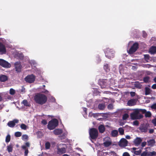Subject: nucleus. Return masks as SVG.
I'll return each instance as SVG.
<instances>
[{"label": "nucleus", "mask_w": 156, "mask_h": 156, "mask_svg": "<svg viewBox=\"0 0 156 156\" xmlns=\"http://www.w3.org/2000/svg\"><path fill=\"white\" fill-rule=\"evenodd\" d=\"M142 141V139L140 137H137L134 140V143L136 146L139 145Z\"/></svg>", "instance_id": "2eb2a0df"}, {"label": "nucleus", "mask_w": 156, "mask_h": 156, "mask_svg": "<svg viewBox=\"0 0 156 156\" xmlns=\"http://www.w3.org/2000/svg\"><path fill=\"white\" fill-rule=\"evenodd\" d=\"M26 146V147H30V144L29 142H26L25 143V145Z\"/></svg>", "instance_id": "052dcab7"}, {"label": "nucleus", "mask_w": 156, "mask_h": 156, "mask_svg": "<svg viewBox=\"0 0 156 156\" xmlns=\"http://www.w3.org/2000/svg\"><path fill=\"white\" fill-rule=\"evenodd\" d=\"M105 103H100L98 106V108L101 110H103L105 109Z\"/></svg>", "instance_id": "5701e85b"}, {"label": "nucleus", "mask_w": 156, "mask_h": 156, "mask_svg": "<svg viewBox=\"0 0 156 156\" xmlns=\"http://www.w3.org/2000/svg\"><path fill=\"white\" fill-rule=\"evenodd\" d=\"M11 136L10 135H8L5 138V142L7 143L9 142L10 140Z\"/></svg>", "instance_id": "e433bc0d"}, {"label": "nucleus", "mask_w": 156, "mask_h": 156, "mask_svg": "<svg viewBox=\"0 0 156 156\" xmlns=\"http://www.w3.org/2000/svg\"><path fill=\"white\" fill-rule=\"evenodd\" d=\"M83 111L85 112V114H87V108H86L83 107Z\"/></svg>", "instance_id": "13d9d810"}, {"label": "nucleus", "mask_w": 156, "mask_h": 156, "mask_svg": "<svg viewBox=\"0 0 156 156\" xmlns=\"http://www.w3.org/2000/svg\"><path fill=\"white\" fill-rule=\"evenodd\" d=\"M129 115L128 114L125 113L122 116V119L123 120H126L129 117Z\"/></svg>", "instance_id": "c9c22d12"}, {"label": "nucleus", "mask_w": 156, "mask_h": 156, "mask_svg": "<svg viewBox=\"0 0 156 156\" xmlns=\"http://www.w3.org/2000/svg\"><path fill=\"white\" fill-rule=\"evenodd\" d=\"M28 136L26 134H24L22 136V139L23 140H27L28 139Z\"/></svg>", "instance_id": "37998d69"}, {"label": "nucleus", "mask_w": 156, "mask_h": 156, "mask_svg": "<svg viewBox=\"0 0 156 156\" xmlns=\"http://www.w3.org/2000/svg\"><path fill=\"white\" fill-rule=\"evenodd\" d=\"M147 34L145 31H143V35L142 36L144 37H146L147 36Z\"/></svg>", "instance_id": "603ef678"}, {"label": "nucleus", "mask_w": 156, "mask_h": 156, "mask_svg": "<svg viewBox=\"0 0 156 156\" xmlns=\"http://www.w3.org/2000/svg\"><path fill=\"white\" fill-rule=\"evenodd\" d=\"M98 129L100 133H103L105 130V128L103 125H101L98 127Z\"/></svg>", "instance_id": "aec40b11"}, {"label": "nucleus", "mask_w": 156, "mask_h": 156, "mask_svg": "<svg viewBox=\"0 0 156 156\" xmlns=\"http://www.w3.org/2000/svg\"><path fill=\"white\" fill-rule=\"evenodd\" d=\"M139 44L137 43H135L133 44L128 51V53L130 54H133L136 51L138 48Z\"/></svg>", "instance_id": "0eeeda50"}, {"label": "nucleus", "mask_w": 156, "mask_h": 156, "mask_svg": "<svg viewBox=\"0 0 156 156\" xmlns=\"http://www.w3.org/2000/svg\"><path fill=\"white\" fill-rule=\"evenodd\" d=\"M150 53L152 54H154L156 53V47L152 46L149 50Z\"/></svg>", "instance_id": "412c9836"}, {"label": "nucleus", "mask_w": 156, "mask_h": 156, "mask_svg": "<svg viewBox=\"0 0 156 156\" xmlns=\"http://www.w3.org/2000/svg\"><path fill=\"white\" fill-rule=\"evenodd\" d=\"M108 108L109 109H112L113 108V105L112 104H110L108 105Z\"/></svg>", "instance_id": "de8ad7c7"}, {"label": "nucleus", "mask_w": 156, "mask_h": 156, "mask_svg": "<svg viewBox=\"0 0 156 156\" xmlns=\"http://www.w3.org/2000/svg\"><path fill=\"white\" fill-rule=\"evenodd\" d=\"M139 111L138 110L135 109L134 112L130 115V116L132 119L134 120L135 119H140L143 118V116L142 115H139Z\"/></svg>", "instance_id": "39448f33"}, {"label": "nucleus", "mask_w": 156, "mask_h": 156, "mask_svg": "<svg viewBox=\"0 0 156 156\" xmlns=\"http://www.w3.org/2000/svg\"><path fill=\"white\" fill-rule=\"evenodd\" d=\"M57 154H62L66 152V149L65 147L57 148Z\"/></svg>", "instance_id": "4468645a"}, {"label": "nucleus", "mask_w": 156, "mask_h": 156, "mask_svg": "<svg viewBox=\"0 0 156 156\" xmlns=\"http://www.w3.org/2000/svg\"><path fill=\"white\" fill-rule=\"evenodd\" d=\"M151 88L153 89H156V84H153Z\"/></svg>", "instance_id": "bf43d9fd"}, {"label": "nucleus", "mask_w": 156, "mask_h": 156, "mask_svg": "<svg viewBox=\"0 0 156 156\" xmlns=\"http://www.w3.org/2000/svg\"><path fill=\"white\" fill-rule=\"evenodd\" d=\"M148 152L147 151L143 152L140 154V156H147Z\"/></svg>", "instance_id": "c03bdc74"}, {"label": "nucleus", "mask_w": 156, "mask_h": 156, "mask_svg": "<svg viewBox=\"0 0 156 156\" xmlns=\"http://www.w3.org/2000/svg\"><path fill=\"white\" fill-rule=\"evenodd\" d=\"M53 133L55 135H59L62 133V130L61 129H55L54 130Z\"/></svg>", "instance_id": "6ab92c4d"}, {"label": "nucleus", "mask_w": 156, "mask_h": 156, "mask_svg": "<svg viewBox=\"0 0 156 156\" xmlns=\"http://www.w3.org/2000/svg\"><path fill=\"white\" fill-rule=\"evenodd\" d=\"M126 139H130L131 138V137L130 136H129V135H126Z\"/></svg>", "instance_id": "e2e57ef3"}, {"label": "nucleus", "mask_w": 156, "mask_h": 156, "mask_svg": "<svg viewBox=\"0 0 156 156\" xmlns=\"http://www.w3.org/2000/svg\"><path fill=\"white\" fill-rule=\"evenodd\" d=\"M58 120L56 119H53L49 122L48 128L50 130L53 129L58 126Z\"/></svg>", "instance_id": "f03ea898"}, {"label": "nucleus", "mask_w": 156, "mask_h": 156, "mask_svg": "<svg viewBox=\"0 0 156 156\" xmlns=\"http://www.w3.org/2000/svg\"><path fill=\"white\" fill-rule=\"evenodd\" d=\"M98 83L101 88H104L106 87L107 85V80L100 79L99 80Z\"/></svg>", "instance_id": "9d476101"}, {"label": "nucleus", "mask_w": 156, "mask_h": 156, "mask_svg": "<svg viewBox=\"0 0 156 156\" xmlns=\"http://www.w3.org/2000/svg\"><path fill=\"white\" fill-rule=\"evenodd\" d=\"M138 149V148H136V147H133V148L132 149V150H133V151H136V149ZM132 151V152H133V151Z\"/></svg>", "instance_id": "0e129e2a"}, {"label": "nucleus", "mask_w": 156, "mask_h": 156, "mask_svg": "<svg viewBox=\"0 0 156 156\" xmlns=\"http://www.w3.org/2000/svg\"><path fill=\"white\" fill-rule=\"evenodd\" d=\"M152 122L154 126H156V118L152 120Z\"/></svg>", "instance_id": "864d4df0"}, {"label": "nucleus", "mask_w": 156, "mask_h": 156, "mask_svg": "<svg viewBox=\"0 0 156 156\" xmlns=\"http://www.w3.org/2000/svg\"><path fill=\"white\" fill-rule=\"evenodd\" d=\"M122 156H130V155L128 152H125L123 153Z\"/></svg>", "instance_id": "3c124183"}, {"label": "nucleus", "mask_w": 156, "mask_h": 156, "mask_svg": "<svg viewBox=\"0 0 156 156\" xmlns=\"http://www.w3.org/2000/svg\"><path fill=\"white\" fill-rule=\"evenodd\" d=\"M146 144H147V143H146V142H145V141L143 142L142 143L141 146L142 147H144L146 146Z\"/></svg>", "instance_id": "4d7b16f0"}, {"label": "nucleus", "mask_w": 156, "mask_h": 156, "mask_svg": "<svg viewBox=\"0 0 156 156\" xmlns=\"http://www.w3.org/2000/svg\"><path fill=\"white\" fill-rule=\"evenodd\" d=\"M23 104L26 106L30 107V105L28 103V101L26 100H24L22 101Z\"/></svg>", "instance_id": "c85d7f7f"}, {"label": "nucleus", "mask_w": 156, "mask_h": 156, "mask_svg": "<svg viewBox=\"0 0 156 156\" xmlns=\"http://www.w3.org/2000/svg\"><path fill=\"white\" fill-rule=\"evenodd\" d=\"M15 68L16 71L18 72H20L21 71V66L17 62L15 64Z\"/></svg>", "instance_id": "a211bd4d"}, {"label": "nucleus", "mask_w": 156, "mask_h": 156, "mask_svg": "<svg viewBox=\"0 0 156 156\" xmlns=\"http://www.w3.org/2000/svg\"><path fill=\"white\" fill-rule=\"evenodd\" d=\"M89 133L90 138L92 140L96 139L98 136V130L95 128H92L90 129Z\"/></svg>", "instance_id": "7ed1b4c3"}, {"label": "nucleus", "mask_w": 156, "mask_h": 156, "mask_svg": "<svg viewBox=\"0 0 156 156\" xmlns=\"http://www.w3.org/2000/svg\"><path fill=\"white\" fill-rule=\"evenodd\" d=\"M151 108L152 109L156 110V103H154L151 106Z\"/></svg>", "instance_id": "a18cd8bd"}, {"label": "nucleus", "mask_w": 156, "mask_h": 156, "mask_svg": "<svg viewBox=\"0 0 156 156\" xmlns=\"http://www.w3.org/2000/svg\"><path fill=\"white\" fill-rule=\"evenodd\" d=\"M153 80L154 82L156 83V77L154 78Z\"/></svg>", "instance_id": "338daca9"}, {"label": "nucleus", "mask_w": 156, "mask_h": 156, "mask_svg": "<svg viewBox=\"0 0 156 156\" xmlns=\"http://www.w3.org/2000/svg\"><path fill=\"white\" fill-rule=\"evenodd\" d=\"M8 79V77L7 76L2 75L0 76V81L2 82H4Z\"/></svg>", "instance_id": "dca6fc26"}, {"label": "nucleus", "mask_w": 156, "mask_h": 156, "mask_svg": "<svg viewBox=\"0 0 156 156\" xmlns=\"http://www.w3.org/2000/svg\"><path fill=\"white\" fill-rule=\"evenodd\" d=\"M41 123L44 125H45L47 124V122L46 120L44 119L42 121Z\"/></svg>", "instance_id": "5fc2aeb1"}, {"label": "nucleus", "mask_w": 156, "mask_h": 156, "mask_svg": "<svg viewBox=\"0 0 156 156\" xmlns=\"http://www.w3.org/2000/svg\"><path fill=\"white\" fill-rule=\"evenodd\" d=\"M36 76L33 74L28 75L24 78L25 81L30 83H33L35 81Z\"/></svg>", "instance_id": "423d86ee"}, {"label": "nucleus", "mask_w": 156, "mask_h": 156, "mask_svg": "<svg viewBox=\"0 0 156 156\" xmlns=\"http://www.w3.org/2000/svg\"><path fill=\"white\" fill-rule=\"evenodd\" d=\"M150 89L148 87L145 88V95H148L150 94Z\"/></svg>", "instance_id": "cd10ccee"}, {"label": "nucleus", "mask_w": 156, "mask_h": 156, "mask_svg": "<svg viewBox=\"0 0 156 156\" xmlns=\"http://www.w3.org/2000/svg\"><path fill=\"white\" fill-rule=\"evenodd\" d=\"M118 130L120 135H123L124 134V130L122 128H119Z\"/></svg>", "instance_id": "72a5a7b5"}, {"label": "nucleus", "mask_w": 156, "mask_h": 156, "mask_svg": "<svg viewBox=\"0 0 156 156\" xmlns=\"http://www.w3.org/2000/svg\"><path fill=\"white\" fill-rule=\"evenodd\" d=\"M104 146L108 147L111 144V142L109 141H106L104 143Z\"/></svg>", "instance_id": "f704fd0d"}, {"label": "nucleus", "mask_w": 156, "mask_h": 156, "mask_svg": "<svg viewBox=\"0 0 156 156\" xmlns=\"http://www.w3.org/2000/svg\"><path fill=\"white\" fill-rule=\"evenodd\" d=\"M150 79V77L149 76H146L143 78V81L145 83H148Z\"/></svg>", "instance_id": "7c9ffc66"}, {"label": "nucleus", "mask_w": 156, "mask_h": 156, "mask_svg": "<svg viewBox=\"0 0 156 156\" xmlns=\"http://www.w3.org/2000/svg\"><path fill=\"white\" fill-rule=\"evenodd\" d=\"M105 53L106 57L108 58L111 59L114 57L115 52L112 49L109 48H106Z\"/></svg>", "instance_id": "20e7f679"}, {"label": "nucleus", "mask_w": 156, "mask_h": 156, "mask_svg": "<svg viewBox=\"0 0 156 156\" xmlns=\"http://www.w3.org/2000/svg\"><path fill=\"white\" fill-rule=\"evenodd\" d=\"M156 155V152L155 151L148 152L147 156H153Z\"/></svg>", "instance_id": "c756f323"}, {"label": "nucleus", "mask_w": 156, "mask_h": 156, "mask_svg": "<svg viewBox=\"0 0 156 156\" xmlns=\"http://www.w3.org/2000/svg\"><path fill=\"white\" fill-rule=\"evenodd\" d=\"M142 148H141L140 149H139L138 151H133V153H134L136 155H139L142 152Z\"/></svg>", "instance_id": "a878e982"}, {"label": "nucleus", "mask_w": 156, "mask_h": 156, "mask_svg": "<svg viewBox=\"0 0 156 156\" xmlns=\"http://www.w3.org/2000/svg\"><path fill=\"white\" fill-rule=\"evenodd\" d=\"M136 110H137L139 111V113L140 112H141L143 114H144L146 112V110L145 109H136Z\"/></svg>", "instance_id": "79ce46f5"}, {"label": "nucleus", "mask_w": 156, "mask_h": 156, "mask_svg": "<svg viewBox=\"0 0 156 156\" xmlns=\"http://www.w3.org/2000/svg\"><path fill=\"white\" fill-rule=\"evenodd\" d=\"M130 95L132 97H133L135 95V92H134L131 91L130 93Z\"/></svg>", "instance_id": "6e6d98bb"}, {"label": "nucleus", "mask_w": 156, "mask_h": 156, "mask_svg": "<svg viewBox=\"0 0 156 156\" xmlns=\"http://www.w3.org/2000/svg\"><path fill=\"white\" fill-rule=\"evenodd\" d=\"M6 50L5 46L1 43H0V53L1 54H5Z\"/></svg>", "instance_id": "ddd939ff"}, {"label": "nucleus", "mask_w": 156, "mask_h": 156, "mask_svg": "<svg viewBox=\"0 0 156 156\" xmlns=\"http://www.w3.org/2000/svg\"><path fill=\"white\" fill-rule=\"evenodd\" d=\"M135 86L137 87H140V84L139 82H135Z\"/></svg>", "instance_id": "8fccbe9b"}, {"label": "nucleus", "mask_w": 156, "mask_h": 156, "mask_svg": "<svg viewBox=\"0 0 156 156\" xmlns=\"http://www.w3.org/2000/svg\"><path fill=\"white\" fill-rule=\"evenodd\" d=\"M154 132V130L153 129H150L149 130V133H152Z\"/></svg>", "instance_id": "680f3d73"}, {"label": "nucleus", "mask_w": 156, "mask_h": 156, "mask_svg": "<svg viewBox=\"0 0 156 156\" xmlns=\"http://www.w3.org/2000/svg\"><path fill=\"white\" fill-rule=\"evenodd\" d=\"M149 55H144V59L145 60H148L149 58Z\"/></svg>", "instance_id": "09e8293b"}, {"label": "nucleus", "mask_w": 156, "mask_h": 156, "mask_svg": "<svg viewBox=\"0 0 156 156\" xmlns=\"http://www.w3.org/2000/svg\"><path fill=\"white\" fill-rule=\"evenodd\" d=\"M19 120L17 119H14L12 121H10L7 123L8 126L10 127H13L15 125L16 123L19 122Z\"/></svg>", "instance_id": "9b49d317"}, {"label": "nucleus", "mask_w": 156, "mask_h": 156, "mask_svg": "<svg viewBox=\"0 0 156 156\" xmlns=\"http://www.w3.org/2000/svg\"><path fill=\"white\" fill-rule=\"evenodd\" d=\"M111 134L112 136L116 137L118 136V131L116 130H113L112 131Z\"/></svg>", "instance_id": "b1692460"}, {"label": "nucleus", "mask_w": 156, "mask_h": 156, "mask_svg": "<svg viewBox=\"0 0 156 156\" xmlns=\"http://www.w3.org/2000/svg\"><path fill=\"white\" fill-rule=\"evenodd\" d=\"M139 123L137 120H136L133 122V124L134 126H138L139 125Z\"/></svg>", "instance_id": "49530a36"}, {"label": "nucleus", "mask_w": 156, "mask_h": 156, "mask_svg": "<svg viewBox=\"0 0 156 156\" xmlns=\"http://www.w3.org/2000/svg\"><path fill=\"white\" fill-rule=\"evenodd\" d=\"M51 146L50 143L48 142H46L45 144V148L47 150L50 148Z\"/></svg>", "instance_id": "473e14b6"}, {"label": "nucleus", "mask_w": 156, "mask_h": 156, "mask_svg": "<svg viewBox=\"0 0 156 156\" xmlns=\"http://www.w3.org/2000/svg\"><path fill=\"white\" fill-rule=\"evenodd\" d=\"M62 156H69L68 154H64Z\"/></svg>", "instance_id": "774afa93"}, {"label": "nucleus", "mask_w": 156, "mask_h": 156, "mask_svg": "<svg viewBox=\"0 0 156 156\" xmlns=\"http://www.w3.org/2000/svg\"><path fill=\"white\" fill-rule=\"evenodd\" d=\"M22 148L25 150L24 152V155L25 156H27L28 155V154L29 152L28 150V149L26 148V146H22Z\"/></svg>", "instance_id": "393cba45"}, {"label": "nucleus", "mask_w": 156, "mask_h": 156, "mask_svg": "<svg viewBox=\"0 0 156 156\" xmlns=\"http://www.w3.org/2000/svg\"><path fill=\"white\" fill-rule=\"evenodd\" d=\"M20 127L23 129L26 130L27 129V126L25 124L22 123L20 125Z\"/></svg>", "instance_id": "4c0bfd02"}, {"label": "nucleus", "mask_w": 156, "mask_h": 156, "mask_svg": "<svg viewBox=\"0 0 156 156\" xmlns=\"http://www.w3.org/2000/svg\"><path fill=\"white\" fill-rule=\"evenodd\" d=\"M22 135V133L20 132H16L15 133V136L16 137H19L20 136Z\"/></svg>", "instance_id": "58836bf2"}, {"label": "nucleus", "mask_w": 156, "mask_h": 156, "mask_svg": "<svg viewBox=\"0 0 156 156\" xmlns=\"http://www.w3.org/2000/svg\"><path fill=\"white\" fill-rule=\"evenodd\" d=\"M2 100V97L1 94H0V101H1Z\"/></svg>", "instance_id": "69168bd1"}, {"label": "nucleus", "mask_w": 156, "mask_h": 156, "mask_svg": "<svg viewBox=\"0 0 156 156\" xmlns=\"http://www.w3.org/2000/svg\"><path fill=\"white\" fill-rule=\"evenodd\" d=\"M0 65L3 67L6 68H10L11 66L9 63L2 59H0Z\"/></svg>", "instance_id": "6e6552de"}, {"label": "nucleus", "mask_w": 156, "mask_h": 156, "mask_svg": "<svg viewBox=\"0 0 156 156\" xmlns=\"http://www.w3.org/2000/svg\"><path fill=\"white\" fill-rule=\"evenodd\" d=\"M137 99H131L128 101L127 104L129 106H132L136 105Z\"/></svg>", "instance_id": "f8f14e48"}, {"label": "nucleus", "mask_w": 156, "mask_h": 156, "mask_svg": "<svg viewBox=\"0 0 156 156\" xmlns=\"http://www.w3.org/2000/svg\"><path fill=\"white\" fill-rule=\"evenodd\" d=\"M34 100L37 104L42 105L45 104L47 101V97L44 94L37 93L34 97Z\"/></svg>", "instance_id": "f257e3e1"}, {"label": "nucleus", "mask_w": 156, "mask_h": 156, "mask_svg": "<svg viewBox=\"0 0 156 156\" xmlns=\"http://www.w3.org/2000/svg\"><path fill=\"white\" fill-rule=\"evenodd\" d=\"M128 141L125 138H122L119 143V145L121 147H124L128 145Z\"/></svg>", "instance_id": "1a4fd4ad"}, {"label": "nucleus", "mask_w": 156, "mask_h": 156, "mask_svg": "<svg viewBox=\"0 0 156 156\" xmlns=\"http://www.w3.org/2000/svg\"><path fill=\"white\" fill-rule=\"evenodd\" d=\"M147 142L148 145L150 147H152L154 146L156 143L154 139L150 140L149 141H148Z\"/></svg>", "instance_id": "f3484780"}, {"label": "nucleus", "mask_w": 156, "mask_h": 156, "mask_svg": "<svg viewBox=\"0 0 156 156\" xmlns=\"http://www.w3.org/2000/svg\"><path fill=\"white\" fill-rule=\"evenodd\" d=\"M7 149L8 152H12V147L11 145H9L7 146Z\"/></svg>", "instance_id": "2f4dec72"}, {"label": "nucleus", "mask_w": 156, "mask_h": 156, "mask_svg": "<svg viewBox=\"0 0 156 156\" xmlns=\"http://www.w3.org/2000/svg\"><path fill=\"white\" fill-rule=\"evenodd\" d=\"M139 129V130L142 132H146L147 131V128L146 126H140Z\"/></svg>", "instance_id": "4be33fe9"}, {"label": "nucleus", "mask_w": 156, "mask_h": 156, "mask_svg": "<svg viewBox=\"0 0 156 156\" xmlns=\"http://www.w3.org/2000/svg\"><path fill=\"white\" fill-rule=\"evenodd\" d=\"M151 114L150 112H146L145 116L146 117H149L151 116Z\"/></svg>", "instance_id": "ea45409f"}, {"label": "nucleus", "mask_w": 156, "mask_h": 156, "mask_svg": "<svg viewBox=\"0 0 156 156\" xmlns=\"http://www.w3.org/2000/svg\"><path fill=\"white\" fill-rule=\"evenodd\" d=\"M104 69L107 72L110 71V68L108 64H105L104 66Z\"/></svg>", "instance_id": "bb28decb"}, {"label": "nucleus", "mask_w": 156, "mask_h": 156, "mask_svg": "<svg viewBox=\"0 0 156 156\" xmlns=\"http://www.w3.org/2000/svg\"><path fill=\"white\" fill-rule=\"evenodd\" d=\"M9 93L10 94L13 95L15 94V90H14L13 89L11 88L10 90Z\"/></svg>", "instance_id": "a19ab883"}]
</instances>
